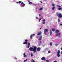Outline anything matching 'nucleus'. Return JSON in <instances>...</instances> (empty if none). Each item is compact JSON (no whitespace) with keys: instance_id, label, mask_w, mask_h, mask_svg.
I'll return each instance as SVG.
<instances>
[{"instance_id":"nucleus-22","label":"nucleus","mask_w":62,"mask_h":62,"mask_svg":"<svg viewBox=\"0 0 62 62\" xmlns=\"http://www.w3.org/2000/svg\"><path fill=\"white\" fill-rule=\"evenodd\" d=\"M50 46H52L53 44L51 42L50 43Z\"/></svg>"},{"instance_id":"nucleus-27","label":"nucleus","mask_w":62,"mask_h":62,"mask_svg":"<svg viewBox=\"0 0 62 62\" xmlns=\"http://www.w3.org/2000/svg\"><path fill=\"white\" fill-rule=\"evenodd\" d=\"M52 32L51 31L50 32V34L51 35H52Z\"/></svg>"},{"instance_id":"nucleus-1","label":"nucleus","mask_w":62,"mask_h":62,"mask_svg":"<svg viewBox=\"0 0 62 62\" xmlns=\"http://www.w3.org/2000/svg\"><path fill=\"white\" fill-rule=\"evenodd\" d=\"M29 50L30 51L32 52L33 51L34 53H35L36 52V50H37V47L35 46L33 47V48L32 47H30Z\"/></svg>"},{"instance_id":"nucleus-40","label":"nucleus","mask_w":62,"mask_h":62,"mask_svg":"<svg viewBox=\"0 0 62 62\" xmlns=\"http://www.w3.org/2000/svg\"><path fill=\"white\" fill-rule=\"evenodd\" d=\"M61 50H62V48H61Z\"/></svg>"},{"instance_id":"nucleus-34","label":"nucleus","mask_w":62,"mask_h":62,"mask_svg":"<svg viewBox=\"0 0 62 62\" xmlns=\"http://www.w3.org/2000/svg\"><path fill=\"white\" fill-rule=\"evenodd\" d=\"M53 62H57V61H54Z\"/></svg>"},{"instance_id":"nucleus-30","label":"nucleus","mask_w":62,"mask_h":62,"mask_svg":"<svg viewBox=\"0 0 62 62\" xmlns=\"http://www.w3.org/2000/svg\"><path fill=\"white\" fill-rule=\"evenodd\" d=\"M61 9V8H58V10H60V9Z\"/></svg>"},{"instance_id":"nucleus-31","label":"nucleus","mask_w":62,"mask_h":62,"mask_svg":"<svg viewBox=\"0 0 62 62\" xmlns=\"http://www.w3.org/2000/svg\"><path fill=\"white\" fill-rule=\"evenodd\" d=\"M46 61L47 62H49V60H46Z\"/></svg>"},{"instance_id":"nucleus-11","label":"nucleus","mask_w":62,"mask_h":62,"mask_svg":"<svg viewBox=\"0 0 62 62\" xmlns=\"http://www.w3.org/2000/svg\"><path fill=\"white\" fill-rule=\"evenodd\" d=\"M41 32H39L38 33L37 35H41Z\"/></svg>"},{"instance_id":"nucleus-21","label":"nucleus","mask_w":62,"mask_h":62,"mask_svg":"<svg viewBox=\"0 0 62 62\" xmlns=\"http://www.w3.org/2000/svg\"><path fill=\"white\" fill-rule=\"evenodd\" d=\"M28 41V40L27 39H26L25 40L24 42H27V41Z\"/></svg>"},{"instance_id":"nucleus-24","label":"nucleus","mask_w":62,"mask_h":62,"mask_svg":"<svg viewBox=\"0 0 62 62\" xmlns=\"http://www.w3.org/2000/svg\"><path fill=\"white\" fill-rule=\"evenodd\" d=\"M29 4L30 5H32V3L31 2H30L29 3Z\"/></svg>"},{"instance_id":"nucleus-3","label":"nucleus","mask_w":62,"mask_h":62,"mask_svg":"<svg viewBox=\"0 0 62 62\" xmlns=\"http://www.w3.org/2000/svg\"><path fill=\"white\" fill-rule=\"evenodd\" d=\"M21 3V5H23V6H25V4L23 3V2H22V1H18V2H16V3L17 4H20V3Z\"/></svg>"},{"instance_id":"nucleus-20","label":"nucleus","mask_w":62,"mask_h":62,"mask_svg":"<svg viewBox=\"0 0 62 62\" xmlns=\"http://www.w3.org/2000/svg\"><path fill=\"white\" fill-rule=\"evenodd\" d=\"M58 44H55V46H56L57 47V46H58Z\"/></svg>"},{"instance_id":"nucleus-17","label":"nucleus","mask_w":62,"mask_h":62,"mask_svg":"<svg viewBox=\"0 0 62 62\" xmlns=\"http://www.w3.org/2000/svg\"><path fill=\"white\" fill-rule=\"evenodd\" d=\"M52 30L53 32H54V31H55V29L54 28L52 29Z\"/></svg>"},{"instance_id":"nucleus-6","label":"nucleus","mask_w":62,"mask_h":62,"mask_svg":"<svg viewBox=\"0 0 62 62\" xmlns=\"http://www.w3.org/2000/svg\"><path fill=\"white\" fill-rule=\"evenodd\" d=\"M35 34H33L31 35L30 36L31 39H33V37H34V36H35Z\"/></svg>"},{"instance_id":"nucleus-13","label":"nucleus","mask_w":62,"mask_h":62,"mask_svg":"<svg viewBox=\"0 0 62 62\" xmlns=\"http://www.w3.org/2000/svg\"><path fill=\"white\" fill-rule=\"evenodd\" d=\"M30 47V43H28V46H27V48H28Z\"/></svg>"},{"instance_id":"nucleus-10","label":"nucleus","mask_w":62,"mask_h":62,"mask_svg":"<svg viewBox=\"0 0 62 62\" xmlns=\"http://www.w3.org/2000/svg\"><path fill=\"white\" fill-rule=\"evenodd\" d=\"M42 39V36H40L39 38V40H41Z\"/></svg>"},{"instance_id":"nucleus-19","label":"nucleus","mask_w":62,"mask_h":62,"mask_svg":"<svg viewBox=\"0 0 62 62\" xmlns=\"http://www.w3.org/2000/svg\"><path fill=\"white\" fill-rule=\"evenodd\" d=\"M52 6H53L54 7H55V5H54V4H52Z\"/></svg>"},{"instance_id":"nucleus-38","label":"nucleus","mask_w":62,"mask_h":62,"mask_svg":"<svg viewBox=\"0 0 62 62\" xmlns=\"http://www.w3.org/2000/svg\"><path fill=\"white\" fill-rule=\"evenodd\" d=\"M61 54H62V51L61 52Z\"/></svg>"},{"instance_id":"nucleus-15","label":"nucleus","mask_w":62,"mask_h":62,"mask_svg":"<svg viewBox=\"0 0 62 62\" xmlns=\"http://www.w3.org/2000/svg\"><path fill=\"white\" fill-rule=\"evenodd\" d=\"M61 34V33H59L58 34L57 33L56 34V35L57 36H58V35H60Z\"/></svg>"},{"instance_id":"nucleus-33","label":"nucleus","mask_w":62,"mask_h":62,"mask_svg":"<svg viewBox=\"0 0 62 62\" xmlns=\"http://www.w3.org/2000/svg\"><path fill=\"white\" fill-rule=\"evenodd\" d=\"M48 53H51V51H49L48 52Z\"/></svg>"},{"instance_id":"nucleus-14","label":"nucleus","mask_w":62,"mask_h":62,"mask_svg":"<svg viewBox=\"0 0 62 62\" xmlns=\"http://www.w3.org/2000/svg\"><path fill=\"white\" fill-rule=\"evenodd\" d=\"M23 44H27V42H24L23 43Z\"/></svg>"},{"instance_id":"nucleus-42","label":"nucleus","mask_w":62,"mask_h":62,"mask_svg":"<svg viewBox=\"0 0 62 62\" xmlns=\"http://www.w3.org/2000/svg\"><path fill=\"white\" fill-rule=\"evenodd\" d=\"M15 59H16L17 58H15Z\"/></svg>"},{"instance_id":"nucleus-18","label":"nucleus","mask_w":62,"mask_h":62,"mask_svg":"<svg viewBox=\"0 0 62 62\" xmlns=\"http://www.w3.org/2000/svg\"><path fill=\"white\" fill-rule=\"evenodd\" d=\"M23 55L24 56V57H26V55H25V53H24L23 54Z\"/></svg>"},{"instance_id":"nucleus-44","label":"nucleus","mask_w":62,"mask_h":62,"mask_svg":"<svg viewBox=\"0 0 62 62\" xmlns=\"http://www.w3.org/2000/svg\"><path fill=\"white\" fill-rule=\"evenodd\" d=\"M41 28H40V29H41Z\"/></svg>"},{"instance_id":"nucleus-45","label":"nucleus","mask_w":62,"mask_h":62,"mask_svg":"<svg viewBox=\"0 0 62 62\" xmlns=\"http://www.w3.org/2000/svg\"><path fill=\"white\" fill-rule=\"evenodd\" d=\"M61 36H60H60H59V37H60Z\"/></svg>"},{"instance_id":"nucleus-37","label":"nucleus","mask_w":62,"mask_h":62,"mask_svg":"<svg viewBox=\"0 0 62 62\" xmlns=\"http://www.w3.org/2000/svg\"><path fill=\"white\" fill-rule=\"evenodd\" d=\"M46 50H48V48H46Z\"/></svg>"},{"instance_id":"nucleus-9","label":"nucleus","mask_w":62,"mask_h":62,"mask_svg":"<svg viewBox=\"0 0 62 62\" xmlns=\"http://www.w3.org/2000/svg\"><path fill=\"white\" fill-rule=\"evenodd\" d=\"M41 48L40 47H38L37 48V50L38 52H39L40 51Z\"/></svg>"},{"instance_id":"nucleus-35","label":"nucleus","mask_w":62,"mask_h":62,"mask_svg":"<svg viewBox=\"0 0 62 62\" xmlns=\"http://www.w3.org/2000/svg\"><path fill=\"white\" fill-rule=\"evenodd\" d=\"M33 56V54H31V56Z\"/></svg>"},{"instance_id":"nucleus-26","label":"nucleus","mask_w":62,"mask_h":62,"mask_svg":"<svg viewBox=\"0 0 62 62\" xmlns=\"http://www.w3.org/2000/svg\"><path fill=\"white\" fill-rule=\"evenodd\" d=\"M58 22H60V19H58Z\"/></svg>"},{"instance_id":"nucleus-23","label":"nucleus","mask_w":62,"mask_h":62,"mask_svg":"<svg viewBox=\"0 0 62 62\" xmlns=\"http://www.w3.org/2000/svg\"><path fill=\"white\" fill-rule=\"evenodd\" d=\"M55 8L54 7L52 8V9L53 10H54V8Z\"/></svg>"},{"instance_id":"nucleus-32","label":"nucleus","mask_w":62,"mask_h":62,"mask_svg":"<svg viewBox=\"0 0 62 62\" xmlns=\"http://www.w3.org/2000/svg\"><path fill=\"white\" fill-rule=\"evenodd\" d=\"M40 20H41V19H39V22H40Z\"/></svg>"},{"instance_id":"nucleus-5","label":"nucleus","mask_w":62,"mask_h":62,"mask_svg":"<svg viewBox=\"0 0 62 62\" xmlns=\"http://www.w3.org/2000/svg\"><path fill=\"white\" fill-rule=\"evenodd\" d=\"M48 29H45L44 30V33L45 35H47V33L46 32H48Z\"/></svg>"},{"instance_id":"nucleus-41","label":"nucleus","mask_w":62,"mask_h":62,"mask_svg":"<svg viewBox=\"0 0 62 62\" xmlns=\"http://www.w3.org/2000/svg\"><path fill=\"white\" fill-rule=\"evenodd\" d=\"M28 2H30V0H29L28 1Z\"/></svg>"},{"instance_id":"nucleus-39","label":"nucleus","mask_w":62,"mask_h":62,"mask_svg":"<svg viewBox=\"0 0 62 62\" xmlns=\"http://www.w3.org/2000/svg\"><path fill=\"white\" fill-rule=\"evenodd\" d=\"M36 19H38V18L37 17H36Z\"/></svg>"},{"instance_id":"nucleus-16","label":"nucleus","mask_w":62,"mask_h":62,"mask_svg":"<svg viewBox=\"0 0 62 62\" xmlns=\"http://www.w3.org/2000/svg\"><path fill=\"white\" fill-rule=\"evenodd\" d=\"M31 62H35V61L33 59H32L31 60Z\"/></svg>"},{"instance_id":"nucleus-36","label":"nucleus","mask_w":62,"mask_h":62,"mask_svg":"<svg viewBox=\"0 0 62 62\" xmlns=\"http://www.w3.org/2000/svg\"><path fill=\"white\" fill-rule=\"evenodd\" d=\"M39 16H41V15L40 14L39 15Z\"/></svg>"},{"instance_id":"nucleus-28","label":"nucleus","mask_w":62,"mask_h":62,"mask_svg":"<svg viewBox=\"0 0 62 62\" xmlns=\"http://www.w3.org/2000/svg\"><path fill=\"white\" fill-rule=\"evenodd\" d=\"M57 6L59 8H61V6H59V5H57Z\"/></svg>"},{"instance_id":"nucleus-29","label":"nucleus","mask_w":62,"mask_h":62,"mask_svg":"<svg viewBox=\"0 0 62 62\" xmlns=\"http://www.w3.org/2000/svg\"><path fill=\"white\" fill-rule=\"evenodd\" d=\"M27 60V59H26V60H25L24 61V62H25V61H26Z\"/></svg>"},{"instance_id":"nucleus-7","label":"nucleus","mask_w":62,"mask_h":62,"mask_svg":"<svg viewBox=\"0 0 62 62\" xmlns=\"http://www.w3.org/2000/svg\"><path fill=\"white\" fill-rule=\"evenodd\" d=\"M41 59L42 60H45L46 58L45 57H43L42 58H41Z\"/></svg>"},{"instance_id":"nucleus-8","label":"nucleus","mask_w":62,"mask_h":62,"mask_svg":"<svg viewBox=\"0 0 62 62\" xmlns=\"http://www.w3.org/2000/svg\"><path fill=\"white\" fill-rule=\"evenodd\" d=\"M45 21H46V20H45V19H44L43 20V24H45Z\"/></svg>"},{"instance_id":"nucleus-2","label":"nucleus","mask_w":62,"mask_h":62,"mask_svg":"<svg viewBox=\"0 0 62 62\" xmlns=\"http://www.w3.org/2000/svg\"><path fill=\"white\" fill-rule=\"evenodd\" d=\"M56 15L57 16H58V17L60 18H62V15L61 13H56Z\"/></svg>"},{"instance_id":"nucleus-43","label":"nucleus","mask_w":62,"mask_h":62,"mask_svg":"<svg viewBox=\"0 0 62 62\" xmlns=\"http://www.w3.org/2000/svg\"><path fill=\"white\" fill-rule=\"evenodd\" d=\"M40 2H41V3H42V1H40Z\"/></svg>"},{"instance_id":"nucleus-12","label":"nucleus","mask_w":62,"mask_h":62,"mask_svg":"<svg viewBox=\"0 0 62 62\" xmlns=\"http://www.w3.org/2000/svg\"><path fill=\"white\" fill-rule=\"evenodd\" d=\"M59 31L58 30H56L55 31V32L56 33H59Z\"/></svg>"},{"instance_id":"nucleus-25","label":"nucleus","mask_w":62,"mask_h":62,"mask_svg":"<svg viewBox=\"0 0 62 62\" xmlns=\"http://www.w3.org/2000/svg\"><path fill=\"white\" fill-rule=\"evenodd\" d=\"M43 8H41L39 9V10H42Z\"/></svg>"},{"instance_id":"nucleus-4","label":"nucleus","mask_w":62,"mask_h":62,"mask_svg":"<svg viewBox=\"0 0 62 62\" xmlns=\"http://www.w3.org/2000/svg\"><path fill=\"white\" fill-rule=\"evenodd\" d=\"M60 50H58V52L57 53V56L58 57H60Z\"/></svg>"}]
</instances>
